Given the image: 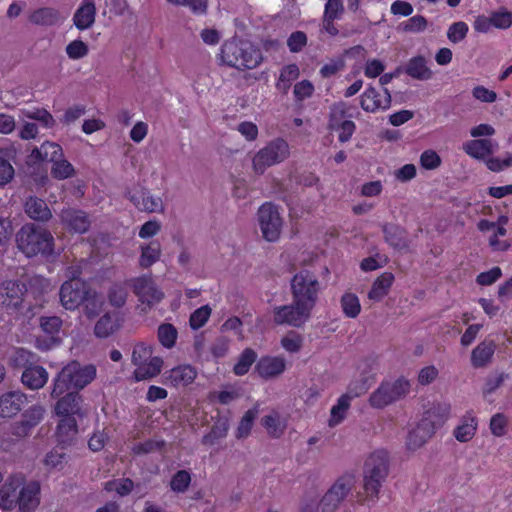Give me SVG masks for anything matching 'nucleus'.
<instances>
[{
	"label": "nucleus",
	"instance_id": "obj_1",
	"mask_svg": "<svg viewBox=\"0 0 512 512\" xmlns=\"http://www.w3.org/2000/svg\"><path fill=\"white\" fill-rule=\"evenodd\" d=\"M292 303L273 308V322L276 325L302 327L311 317L320 292L317 276L308 269L297 272L290 281Z\"/></svg>",
	"mask_w": 512,
	"mask_h": 512
},
{
	"label": "nucleus",
	"instance_id": "obj_2",
	"mask_svg": "<svg viewBox=\"0 0 512 512\" xmlns=\"http://www.w3.org/2000/svg\"><path fill=\"white\" fill-rule=\"evenodd\" d=\"M97 369L94 364H81L71 360L64 365L52 380L50 397H57L64 392L80 393L96 378Z\"/></svg>",
	"mask_w": 512,
	"mask_h": 512
},
{
	"label": "nucleus",
	"instance_id": "obj_3",
	"mask_svg": "<svg viewBox=\"0 0 512 512\" xmlns=\"http://www.w3.org/2000/svg\"><path fill=\"white\" fill-rule=\"evenodd\" d=\"M16 243L27 257L41 255L48 258L54 254V238L47 228L39 224H24L16 233Z\"/></svg>",
	"mask_w": 512,
	"mask_h": 512
},
{
	"label": "nucleus",
	"instance_id": "obj_4",
	"mask_svg": "<svg viewBox=\"0 0 512 512\" xmlns=\"http://www.w3.org/2000/svg\"><path fill=\"white\" fill-rule=\"evenodd\" d=\"M220 59L223 64L238 70L254 69L262 61V53L247 40L232 39L222 45Z\"/></svg>",
	"mask_w": 512,
	"mask_h": 512
},
{
	"label": "nucleus",
	"instance_id": "obj_5",
	"mask_svg": "<svg viewBox=\"0 0 512 512\" xmlns=\"http://www.w3.org/2000/svg\"><path fill=\"white\" fill-rule=\"evenodd\" d=\"M389 474V456L386 450H376L364 463V490L368 498L377 499L380 488Z\"/></svg>",
	"mask_w": 512,
	"mask_h": 512
},
{
	"label": "nucleus",
	"instance_id": "obj_6",
	"mask_svg": "<svg viewBox=\"0 0 512 512\" xmlns=\"http://www.w3.org/2000/svg\"><path fill=\"white\" fill-rule=\"evenodd\" d=\"M410 391V383L404 377L393 382L384 381L370 395L369 403L374 408H384L402 398Z\"/></svg>",
	"mask_w": 512,
	"mask_h": 512
},
{
	"label": "nucleus",
	"instance_id": "obj_7",
	"mask_svg": "<svg viewBox=\"0 0 512 512\" xmlns=\"http://www.w3.org/2000/svg\"><path fill=\"white\" fill-rule=\"evenodd\" d=\"M288 156V143L282 138H277L255 154L253 170L256 174L262 175L268 167L283 162Z\"/></svg>",
	"mask_w": 512,
	"mask_h": 512
},
{
	"label": "nucleus",
	"instance_id": "obj_8",
	"mask_svg": "<svg viewBox=\"0 0 512 512\" xmlns=\"http://www.w3.org/2000/svg\"><path fill=\"white\" fill-rule=\"evenodd\" d=\"M257 216L263 238L268 242L277 241L283 225L278 207L271 202H266L258 209Z\"/></svg>",
	"mask_w": 512,
	"mask_h": 512
},
{
	"label": "nucleus",
	"instance_id": "obj_9",
	"mask_svg": "<svg viewBox=\"0 0 512 512\" xmlns=\"http://www.w3.org/2000/svg\"><path fill=\"white\" fill-rule=\"evenodd\" d=\"M89 288L86 282L77 278L65 281L59 291L61 305L67 310H75L89 295Z\"/></svg>",
	"mask_w": 512,
	"mask_h": 512
},
{
	"label": "nucleus",
	"instance_id": "obj_10",
	"mask_svg": "<svg viewBox=\"0 0 512 512\" xmlns=\"http://www.w3.org/2000/svg\"><path fill=\"white\" fill-rule=\"evenodd\" d=\"M28 292L26 283L19 280H8L0 284V304L7 310L20 311L24 296Z\"/></svg>",
	"mask_w": 512,
	"mask_h": 512
},
{
	"label": "nucleus",
	"instance_id": "obj_11",
	"mask_svg": "<svg viewBox=\"0 0 512 512\" xmlns=\"http://www.w3.org/2000/svg\"><path fill=\"white\" fill-rule=\"evenodd\" d=\"M56 399V403L53 406V412L59 417H83L84 412L82 410L83 396L76 391H68L57 397H51Z\"/></svg>",
	"mask_w": 512,
	"mask_h": 512
},
{
	"label": "nucleus",
	"instance_id": "obj_12",
	"mask_svg": "<svg viewBox=\"0 0 512 512\" xmlns=\"http://www.w3.org/2000/svg\"><path fill=\"white\" fill-rule=\"evenodd\" d=\"M350 480L339 478L321 498L318 512H334L351 491Z\"/></svg>",
	"mask_w": 512,
	"mask_h": 512
},
{
	"label": "nucleus",
	"instance_id": "obj_13",
	"mask_svg": "<svg viewBox=\"0 0 512 512\" xmlns=\"http://www.w3.org/2000/svg\"><path fill=\"white\" fill-rule=\"evenodd\" d=\"M132 288L139 301L148 306L159 303L164 298V293L158 289L153 279L149 276L134 279Z\"/></svg>",
	"mask_w": 512,
	"mask_h": 512
},
{
	"label": "nucleus",
	"instance_id": "obj_14",
	"mask_svg": "<svg viewBox=\"0 0 512 512\" xmlns=\"http://www.w3.org/2000/svg\"><path fill=\"white\" fill-rule=\"evenodd\" d=\"M25 482L22 474L10 475L0 487V508L12 510L17 506V497L21 486Z\"/></svg>",
	"mask_w": 512,
	"mask_h": 512
},
{
	"label": "nucleus",
	"instance_id": "obj_15",
	"mask_svg": "<svg viewBox=\"0 0 512 512\" xmlns=\"http://www.w3.org/2000/svg\"><path fill=\"white\" fill-rule=\"evenodd\" d=\"M40 483L29 481L23 484L17 497V506L20 512H34L40 504Z\"/></svg>",
	"mask_w": 512,
	"mask_h": 512
},
{
	"label": "nucleus",
	"instance_id": "obj_16",
	"mask_svg": "<svg viewBox=\"0 0 512 512\" xmlns=\"http://www.w3.org/2000/svg\"><path fill=\"white\" fill-rule=\"evenodd\" d=\"M383 92L385 94L384 101L380 100V94L373 87L369 86L361 96L360 106L366 112L374 113L377 110H387L390 108L392 103L390 91L384 87Z\"/></svg>",
	"mask_w": 512,
	"mask_h": 512
},
{
	"label": "nucleus",
	"instance_id": "obj_17",
	"mask_svg": "<svg viewBox=\"0 0 512 512\" xmlns=\"http://www.w3.org/2000/svg\"><path fill=\"white\" fill-rule=\"evenodd\" d=\"M27 395L21 391H9L0 396V417L11 418L17 415L27 403Z\"/></svg>",
	"mask_w": 512,
	"mask_h": 512
},
{
	"label": "nucleus",
	"instance_id": "obj_18",
	"mask_svg": "<svg viewBox=\"0 0 512 512\" xmlns=\"http://www.w3.org/2000/svg\"><path fill=\"white\" fill-rule=\"evenodd\" d=\"M26 215L39 224H45L52 218V212L44 199L37 196H29L24 202Z\"/></svg>",
	"mask_w": 512,
	"mask_h": 512
},
{
	"label": "nucleus",
	"instance_id": "obj_19",
	"mask_svg": "<svg viewBox=\"0 0 512 512\" xmlns=\"http://www.w3.org/2000/svg\"><path fill=\"white\" fill-rule=\"evenodd\" d=\"M385 242L396 250H407L410 246L408 232L395 223L381 224Z\"/></svg>",
	"mask_w": 512,
	"mask_h": 512
},
{
	"label": "nucleus",
	"instance_id": "obj_20",
	"mask_svg": "<svg viewBox=\"0 0 512 512\" xmlns=\"http://www.w3.org/2000/svg\"><path fill=\"white\" fill-rule=\"evenodd\" d=\"M61 219L70 230L79 234L86 233L91 226L89 215L80 209L69 208L62 210Z\"/></svg>",
	"mask_w": 512,
	"mask_h": 512
},
{
	"label": "nucleus",
	"instance_id": "obj_21",
	"mask_svg": "<svg viewBox=\"0 0 512 512\" xmlns=\"http://www.w3.org/2000/svg\"><path fill=\"white\" fill-rule=\"evenodd\" d=\"M196 376L197 372L194 367L191 365H180L163 374V383L173 387L187 386L195 380Z\"/></svg>",
	"mask_w": 512,
	"mask_h": 512
},
{
	"label": "nucleus",
	"instance_id": "obj_22",
	"mask_svg": "<svg viewBox=\"0 0 512 512\" xmlns=\"http://www.w3.org/2000/svg\"><path fill=\"white\" fill-rule=\"evenodd\" d=\"M96 18L94 0H83L73 15V24L78 30H86L93 26Z\"/></svg>",
	"mask_w": 512,
	"mask_h": 512
},
{
	"label": "nucleus",
	"instance_id": "obj_23",
	"mask_svg": "<svg viewBox=\"0 0 512 512\" xmlns=\"http://www.w3.org/2000/svg\"><path fill=\"white\" fill-rule=\"evenodd\" d=\"M286 367L285 360L280 357H262L255 366V372L261 378L269 379L276 377L284 372Z\"/></svg>",
	"mask_w": 512,
	"mask_h": 512
},
{
	"label": "nucleus",
	"instance_id": "obj_24",
	"mask_svg": "<svg viewBox=\"0 0 512 512\" xmlns=\"http://www.w3.org/2000/svg\"><path fill=\"white\" fill-rule=\"evenodd\" d=\"M21 381L24 386L31 390L42 388L48 381L47 370L40 365H29L24 369Z\"/></svg>",
	"mask_w": 512,
	"mask_h": 512
},
{
	"label": "nucleus",
	"instance_id": "obj_25",
	"mask_svg": "<svg viewBox=\"0 0 512 512\" xmlns=\"http://www.w3.org/2000/svg\"><path fill=\"white\" fill-rule=\"evenodd\" d=\"M450 407L447 404H434L431 408L424 412L422 419L420 420L426 426L433 429L440 428L448 418Z\"/></svg>",
	"mask_w": 512,
	"mask_h": 512
},
{
	"label": "nucleus",
	"instance_id": "obj_26",
	"mask_svg": "<svg viewBox=\"0 0 512 512\" xmlns=\"http://www.w3.org/2000/svg\"><path fill=\"white\" fill-rule=\"evenodd\" d=\"M496 345L493 340H484L471 353V364L474 368L485 367L491 362Z\"/></svg>",
	"mask_w": 512,
	"mask_h": 512
},
{
	"label": "nucleus",
	"instance_id": "obj_27",
	"mask_svg": "<svg viewBox=\"0 0 512 512\" xmlns=\"http://www.w3.org/2000/svg\"><path fill=\"white\" fill-rule=\"evenodd\" d=\"M403 69L408 76L416 80H429L433 75L427 66L426 58L422 55L412 57Z\"/></svg>",
	"mask_w": 512,
	"mask_h": 512
},
{
	"label": "nucleus",
	"instance_id": "obj_28",
	"mask_svg": "<svg viewBox=\"0 0 512 512\" xmlns=\"http://www.w3.org/2000/svg\"><path fill=\"white\" fill-rule=\"evenodd\" d=\"M434 433L433 429L419 421L417 426L408 433L406 441L407 448L411 451L419 449L434 435Z\"/></svg>",
	"mask_w": 512,
	"mask_h": 512
},
{
	"label": "nucleus",
	"instance_id": "obj_29",
	"mask_svg": "<svg viewBox=\"0 0 512 512\" xmlns=\"http://www.w3.org/2000/svg\"><path fill=\"white\" fill-rule=\"evenodd\" d=\"M464 151L475 159H484L494 152L491 139H474L463 144Z\"/></svg>",
	"mask_w": 512,
	"mask_h": 512
},
{
	"label": "nucleus",
	"instance_id": "obj_30",
	"mask_svg": "<svg viewBox=\"0 0 512 512\" xmlns=\"http://www.w3.org/2000/svg\"><path fill=\"white\" fill-rule=\"evenodd\" d=\"M77 432L78 425L75 417H61L56 428V436L60 444H71Z\"/></svg>",
	"mask_w": 512,
	"mask_h": 512
},
{
	"label": "nucleus",
	"instance_id": "obj_31",
	"mask_svg": "<svg viewBox=\"0 0 512 512\" xmlns=\"http://www.w3.org/2000/svg\"><path fill=\"white\" fill-rule=\"evenodd\" d=\"M394 281V275L391 272L382 273L372 284L368 293V298L373 301H381L390 290Z\"/></svg>",
	"mask_w": 512,
	"mask_h": 512
},
{
	"label": "nucleus",
	"instance_id": "obj_32",
	"mask_svg": "<svg viewBox=\"0 0 512 512\" xmlns=\"http://www.w3.org/2000/svg\"><path fill=\"white\" fill-rule=\"evenodd\" d=\"M163 363L164 362L161 357H151L145 364L135 369L133 372L135 380L142 381L156 377L160 374Z\"/></svg>",
	"mask_w": 512,
	"mask_h": 512
},
{
	"label": "nucleus",
	"instance_id": "obj_33",
	"mask_svg": "<svg viewBox=\"0 0 512 512\" xmlns=\"http://www.w3.org/2000/svg\"><path fill=\"white\" fill-rule=\"evenodd\" d=\"M229 430V420L227 417H218L209 433L202 437V444L214 445L219 439L226 437Z\"/></svg>",
	"mask_w": 512,
	"mask_h": 512
},
{
	"label": "nucleus",
	"instance_id": "obj_34",
	"mask_svg": "<svg viewBox=\"0 0 512 512\" xmlns=\"http://www.w3.org/2000/svg\"><path fill=\"white\" fill-rule=\"evenodd\" d=\"M58 10L51 7H44L35 10L29 17L31 23L41 26H52L59 21Z\"/></svg>",
	"mask_w": 512,
	"mask_h": 512
},
{
	"label": "nucleus",
	"instance_id": "obj_35",
	"mask_svg": "<svg viewBox=\"0 0 512 512\" xmlns=\"http://www.w3.org/2000/svg\"><path fill=\"white\" fill-rule=\"evenodd\" d=\"M120 328L117 319H114L109 313H105L99 318L94 326V335L97 338H107Z\"/></svg>",
	"mask_w": 512,
	"mask_h": 512
},
{
	"label": "nucleus",
	"instance_id": "obj_36",
	"mask_svg": "<svg viewBox=\"0 0 512 512\" xmlns=\"http://www.w3.org/2000/svg\"><path fill=\"white\" fill-rule=\"evenodd\" d=\"M161 254L160 243L157 241H152L148 245L141 246V256L139 259V264L142 268H149L156 261H158Z\"/></svg>",
	"mask_w": 512,
	"mask_h": 512
},
{
	"label": "nucleus",
	"instance_id": "obj_37",
	"mask_svg": "<svg viewBox=\"0 0 512 512\" xmlns=\"http://www.w3.org/2000/svg\"><path fill=\"white\" fill-rule=\"evenodd\" d=\"M177 336L178 331L173 324L162 323L158 326L157 337L163 347L167 349L174 347Z\"/></svg>",
	"mask_w": 512,
	"mask_h": 512
},
{
	"label": "nucleus",
	"instance_id": "obj_38",
	"mask_svg": "<svg viewBox=\"0 0 512 512\" xmlns=\"http://www.w3.org/2000/svg\"><path fill=\"white\" fill-rule=\"evenodd\" d=\"M84 306V314L88 319H93L101 311L103 300L102 297L91 287L89 288V295L82 302Z\"/></svg>",
	"mask_w": 512,
	"mask_h": 512
},
{
	"label": "nucleus",
	"instance_id": "obj_39",
	"mask_svg": "<svg viewBox=\"0 0 512 512\" xmlns=\"http://www.w3.org/2000/svg\"><path fill=\"white\" fill-rule=\"evenodd\" d=\"M350 401L351 399L344 394L338 399L337 404L331 408V416L328 421L330 427L338 425L345 419L346 412L350 407Z\"/></svg>",
	"mask_w": 512,
	"mask_h": 512
},
{
	"label": "nucleus",
	"instance_id": "obj_40",
	"mask_svg": "<svg viewBox=\"0 0 512 512\" xmlns=\"http://www.w3.org/2000/svg\"><path fill=\"white\" fill-rule=\"evenodd\" d=\"M257 359V353L251 349L246 348L243 350V352L240 354L238 361L233 367V372L237 376H243L246 373H248L250 367Z\"/></svg>",
	"mask_w": 512,
	"mask_h": 512
},
{
	"label": "nucleus",
	"instance_id": "obj_41",
	"mask_svg": "<svg viewBox=\"0 0 512 512\" xmlns=\"http://www.w3.org/2000/svg\"><path fill=\"white\" fill-rule=\"evenodd\" d=\"M36 355L22 347L16 348L10 358V364L13 368H24L35 364Z\"/></svg>",
	"mask_w": 512,
	"mask_h": 512
},
{
	"label": "nucleus",
	"instance_id": "obj_42",
	"mask_svg": "<svg viewBox=\"0 0 512 512\" xmlns=\"http://www.w3.org/2000/svg\"><path fill=\"white\" fill-rule=\"evenodd\" d=\"M341 308L344 315L348 318H356L361 312V305L358 297L353 293H345L342 295Z\"/></svg>",
	"mask_w": 512,
	"mask_h": 512
},
{
	"label": "nucleus",
	"instance_id": "obj_43",
	"mask_svg": "<svg viewBox=\"0 0 512 512\" xmlns=\"http://www.w3.org/2000/svg\"><path fill=\"white\" fill-rule=\"evenodd\" d=\"M75 174L73 165L64 159V155L59 160L52 163L51 175L57 180H64L72 177Z\"/></svg>",
	"mask_w": 512,
	"mask_h": 512
},
{
	"label": "nucleus",
	"instance_id": "obj_44",
	"mask_svg": "<svg viewBox=\"0 0 512 512\" xmlns=\"http://www.w3.org/2000/svg\"><path fill=\"white\" fill-rule=\"evenodd\" d=\"M153 346L146 344L144 342H139L134 346L131 362L133 365L137 366V368L143 364H145L148 359L152 357L153 354Z\"/></svg>",
	"mask_w": 512,
	"mask_h": 512
},
{
	"label": "nucleus",
	"instance_id": "obj_45",
	"mask_svg": "<svg viewBox=\"0 0 512 512\" xmlns=\"http://www.w3.org/2000/svg\"><path fill=\"white\" fill-rule=\"evenodd\" d=\"M40 328L49 336H61L63 321L58 316H42L39 319Z\"/></svg>",
	"mask_w": 512,
	"mask_h": 512
},
{
	"label": "nucleus",
	"instance_id": "obj_46",
	"mask_svg": "<svg viewBox=\"0 0 512 512\" xmlns=\"http://www.w3.org/2000/svg\"><path fill=\"white\" fill-rule=\"evenodd\" d=\"M257 415L258 411L256 408L249 409L245 412L237 427L236 438L241 439L249 436Z\"/></svg>",
	"mask_w": 512,
	"mask_h": 512
},
{
	"label": "nucleus",
	"instance_id": "obj_47",
	"mask_svg": "<svg viewBox=\"0 0 512 512\" xmlns=\"http://www.w3.org/2000/svg\"><path fill=\"white\" fill-rule=\"evenodd\" d=\"M428 26L427 19L422 15H415L399 25V29L408 33L423 32Z\"/></svg>",
	"mask_w": 512,
	"mask_h": 512
},
{
	"label": "nucleus",
	"instance_id": "obj_48",
	"mask_svg": "<svg viewBox=\"0 0 512 512\" xmlns=\"http://www.w3.org/2000/svg\"><path fill=\"white\" fill-rule=\"evenodd\" d=\"M190 483V473L187 470H179L173 475L170 481V487L174 492L184 493L188 489Z\"/></svg>",
	"mask_w": 512,
	"mask_h": 512
},
{
	"label": "nucleus",
	"instance_id": "obj_49",
	"mask_svg": "<svg viewBox=\"0 0 512 512\" xmlns=\"http://www.w3.org/2000/svg\"><path fill=\"white\" fill-rule=\"evenodd\" d=\"M211 308L209 305L201 306L200 308H197L189 318V324L190 327L193 330H198L201 327H203L206 322L208 321L210 315H211Z\"/></svg>",
	"mask_w": 512,
	"mask_h": 512
},
{
	"label": "nucleus",
	"instance_id": "obj_50",
	"mask_svg": "<svg viewBox=\"0 0 512 512\" xmlns=\"http://www.w3.org/2000/svg\"><path fill=\"white\" fill-rule=\"evenodd\" d=\"M24 115L29 119L40 122L45 128H52L56 124L51 113L44 108H36L33 111H24Z\"/></svg>",
	"mask_w": 512,
	"mask_h": 512
},
{
	"label": "nucleus",
	"instance_id": "obj_51",
	"mask_svg": "<svg viewBox=\"0 0 512 512\" xmlns=\"http://www.w3.org/2000/svg\"><path fill=\"white\" fill-rule=\"evenodd\" d=\"M261 424L271 437L278 438L283 434V429L280 428L279 416L276 413L264 416L261 419Z\"/></svg>",
	"mask_w": 512,
	"mask_h": 512
},
{
	"label": "nucleus",
	"instance_id": "obj_52",
	"mask_svg": "<svg viewBox=\"0 0 512 512\" xmlns=\"http://www.w3.org/2000/svg\"><path fill=\"white\" fill-rule=\"evenodd\" d=\"M471 423H464L462 425H459L454 430V436L455 438L460 442H467L473 438L476 431V419L473 417L470 419Z\"/></svg>",
	"mask_w": 512,
	"mask_h": 512
},
{
	"label": "nucleus",
	"instance_id": "obj_53",
	"mask_svg": "<svg viewBox=\"0 0 512 512\" xmlns=\"http://www.w3.org/2000/svg\"><path fill=\"white\" fill-rule=\"evenodd\" d=\"M141 204L143 211L148 213L162 212L164 210L161 198L152 196L146 188H144V195Z\"/></svg>",
	"mask_w": 512,
	"mask_h": 512
},
{
	"label": "nucleus",
	"instance_id": "obj_54",
	"mask_svg": "<svg viewBox=\"0 0 512 512\" xmlns=\"http://www.w3.org/2000/svg\"><path fill=\"white\" fill-rule=\"evenodd\" d=\"M44 414L45 408L36 404L25 410L22 416L32 428H35L43 420Z\"/></svg>",
	"mask_w": 512,
	"mask_h": 512
},
{
	"label": "nucleus",
	"instance_id": "obj_55",
	"mask_svg": "<svg viewBox=\"0 0 512 512\" xmlns=\"http://www.w3.org/2000/svg\"><path fill=\"white\" fill-rule=\"evenodd\" d=\"M468 30H469L468 25L465 22H463V21L455 22L449 27V29L447 31V38L452 43H459L460 41L465 39V37L467 36Z\"/></svg>",
	"mask_w": 512,
	"mask_h": 512
},
{
	"label": "nucleus",
	"instance_id": "obj_56",
	"mask_svg": "<svg viewBox=\"0 0 512 512\" xmlns=\"http://www.w3.org/2000/svg\"><path fill=\"white\" fill-rule=\"evenodd\" d=\"M66 53L70 59H81L88 55L89 48L82 40H73L66 46Z\"/></svg>",
	"mask_w": 512,
	"mask_h": 512
},
{
	"label": "nucleus",
	"instance_id": "obj_57",
	"mask_svg": "<svg viewBox=\"0 0 512 512\" xmlns=\"http://www.w3.org/2000/svg\"><path fill=\"white\" fill-rule=\"evenodd\" d=\"M509 378L508 373L501 372L496 375H489L485 380V385L483 387V396L486 398L487 395L493 393L498 389L503 382Z\"/></svg>",
	"mask_w": 512,
	"mask_h": 512
},
{
	"label": "nucleus",
	"instance_id": "obj_58",
	"mask_svg": "<svg viewBox=\"0 0 512 512\" xmlns=\"http://www.w3.org/2000/svg\"><path fill=\"white\" fill-rule=\"evenodd\" d=\"M492 26L498 29H507L512 25V13L502 8L490 16Z\"/></svg>",
	"mask_w": 512,
	"mask_h": 512
},
{
	"label": "nucleus",
	"instance_id": "obj_59",
	"mask_svg": "<svg viewBox=\"0 0 512 512\" xmlns=\"http://www.w3.org/2000/svg\"><path fill=\"white\" fill-rule=\"evenodd\" d=\"M166 445L164 440L148 439L144 442L138 443L133 447L135 454H148L155 451H160Z\"/></svg>",
	"mask_w": 512,
	"mask_h": 512
},
{
	"label": "nucleus",
	"instance_id": "obj_60",
	"mask_svg": "<svg viewBox=\"0 0 512 512\" xmlns=\"http://www.w3.org/2000/svg\"><path fill=\"white\" fill-rule=\"evenodd\" d=\"M62 343L61 336L39 335L35 338V347L40 351H49Z\"/></svg>",
	"mask_w": 512,
	"mask_h": 512
},
{
	"label": "nucleus",
	"instance_id": "obj_61",
	"mask_svg": "<svg viewBox=\"0 0 512 512\" xmlns=\"http://www.w3.org/2000/svg\"><path fill=\"white\" fill-rule=\"evenodd\" d=\"M42 144L45 162L54 163L63 156V149L58 143L45 141Z\"/></svg>",
	"mask_w": 512,
	"mask_h": 512
},
{
	"label": "nucleus",
	"instance_id": "obj_62",
	"mask_svg": "<svg viewBox=\"0 0 512 512\" xmlns=\"http://www.w3.org/2000/svg\"><path fill=\"white\" fill-rule=\"evenodd\" d=\"M302 337L295 331H290L287 336L281 339L282 347L291 353L298 352L302 347Z\"/></svg>",
	"mask_w": 512,
	"mask_h": 512
},
{
	"label": "nucleus",
	"instance_id": "obj_63",
	"mask_svg": "<svg viewBox=\"0 0 512 512\" xmlns=\"http://www.w3.org/2000/svg\"><path fill=\"white\" fill-rule=\"evenodd\" d=\"M307 44V36L302 31H295L287 39V46L293 53L300 52Z\"/></svg>",
	"mask_w": 512,
	"mask_h": 512
},
{
	"label": "nucleus",
	"instance_id": "obj_64",
	"mask_svg": "<svg viewBox=\"0 0 512 512\" xmlns=\"http://www.w3.org/2000/svg\"><path fill=\"white\" fill-rule=\"evenodd\" d=\"M420 164L424 169L433 170L441 165V158L434 150H426L420 156Z\"/></svg>",
	"mask_w": 512,
	"mask_h": 512
}]
</instances>
